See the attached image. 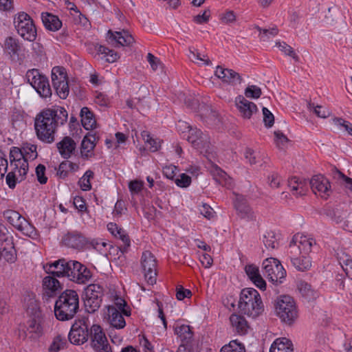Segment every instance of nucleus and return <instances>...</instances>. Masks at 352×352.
Wrapping results in <instances>:
<instances>
[{
	"label": "nucleus",
	"mask_w": 352,
	"mask_h": 352,
	"mask_svg": "<svg viewBox=\"0 0 352 352\" xmlns=\"http://www.w3.org/2000/svg\"><path fill=\"white\" fill-rule=\"evenodd\" d=\"M281 264L280 262L274 258H267L265 259L263 262V267L264 270L265 276H267L268 274H273L272 271L274 267L278 266V265Z\"/></svg>",
	"instance_id": "50"
},
{
	"label": "nucleus",
	"mask_w": 352,
	"mask_h": 352,
	"mask_svg": "<svg viewBox=\"0 0 352 352\" xmlns=\"http://www.w3.org/2000/svg\"><path fill=\"white\" fill-rule=\"evenodd\" d=\"M3 47L5 51L11 56L18 54L21 50V45L19 40L12 36H8L6 38Z\"/></svg>",
	"instance_id": "33"
},
{
	"label": "nucleus",
	"mask_w": 352,
	"mask_h": 352,
	"mask_svg": "<svg viewBox=\"0 0 352 352\" xmlns=\"http://www.w3.org/2000/svg\"><path fill=\"white\" fill-rule=\"evenodd\" d=\"M244 94L246 98L257 99L261 96L262 91L256 85H249L245 88Z\"/></svg>",
	"instance_id": "55"
},
{
	"label": "nucleus",
	"mask_w": 352,
	"mask_h": 352,
	"mask_svg": "<svg viewBox=\"0 0 352 352\" xmlns=\"http://www.w3.org/2000/svg\"><path fill=\"white\" fill-rule=\"evenodd\" d=\"M275 142L276 146L282 148L285 144L288 142V138L281 131H274Z\"/></svg>",
	"instance_id": "64"
},
{
	"label": "nucleus",
	"mask_w": 352,
	"mask_h": 352,
	"mask_svg": "<svg viewBox=\"0 0 352 352\" xmlns=\"http://www.w3.org/2000/svg\"><path fill=\"white\" fill-rule=\"evenodd\" d=\"M272 272L273 274L270 273L266 276L269 281L275 285L282 283L286 276V271L283 268V265L279 264L278 266L274 267Z\"/></svg>",
	"instance_id": "32"
},
{
	"label": "nucleus",
	"mask_w": 352,
	"mask_h": 352,
	"mask_svg": "<svg viewBox=\"0 0 352 352\" xmlns=\"http://www.w3.org/2000/svg\"><path fill=\"white\" fill-rule=\"evenodd\" d=\"M105 315L108 317V321L111 326L117 329H123L126 326L124 314L119 311L113 305L107 307Z\"/></svg>",
	"instance_id": "22"
},
{
	"label": "nucleus",
	"mask_w": 352,
	"mask_h": 352,
	"mask_svg": "<svg viewBox=\"0 0 352 352\" xmlns=\"http://www.w3.org/2000/svg\"><path fill=\"white\" fill-rule=\"evenodd\" d=\"M276 45L278 46L279 49L283 52L286 55L291 56L293 58L296 62L299 61V57L296 54L293 48L287 45L286 43H277Z\"/></svg>",
	"instance_id": "56"
},
{
	"label": "nucleus",
	"mask_w": 352,
	"mask_h": 352,
	"mask_svg": "<svg viewBox=\"0 0 352 352\" xmlns=\"http://www.w3.org/2000/svg\"><path fill=\"white\" fill-rule=\"evenodd\" d=\"M340 263L346 275L352 279V259L340 258Z\"/></svg>",
	"instance_id": "61"
},
{
	"label": "nucleus",
	"mask_w": 352,
	"mask_h": 352,
	"mask_svg": "<svg viewBox=\"0 0 352 352\" xmlns=\"http://www.w3.org/2000/svg\"><path fill=\"white\" fill-rule=\"evenodd\" d=\"M45 166L43 164H39L36 167V175L38 182L41 184H45L47 182V177L45 176Z\"/></svg>",
	"instance_id": "59"
},
{
	"label": "nucleus",
	"mask_w": 352,
	"mask_h": 352,
	"mask_svg": "<svg viewBox=\"0 0 352 352\" xmlns=\"http://www.w3.org/2000/svg\"><path fill=\"white\" fill-rule=\"evenodd\" d=\"M82 267V264L81 263L73 260L68 261L65 277H67L70 280L74 282L76 274Z\"/></svg>",
	"instance_id": "40"
},
{
	"label": "nucleus",
	"mask_w": 352,
	"mask_h": 352,
	"mask_svg": "<svg viewBox=\"0 0 352 352\" xmlns=\"http://www.w3.org/2000/svg\"><path fill=\"white\" fill-rule=\"evenodd\" d=\"M314 244H316L314 239L299 234H295L289 243V254L294 255V253L299 252L300 254H307L311 252Z\"/></svg>",
	"instance_id": "15"
},
{
	"label": "nucleus",
	"mask_w": 352,
	"mask_h": 352,
	"mask_svg": "<svg viewBox=\"0 0 352 352\" xmlns=\"http://www.w3.org/2000/svg\"><path fill=\"white\" fill-rule=\"evenodd\" d=\"M174 333L179 338L182 343L191 344L194 332L192 327L188 324H182L174 328Z\"/></svg>",
	"instance_id": "27"
},
{
	"label": "nucleus",
	"mask_w": 352,
	"mask_h": 352,
	"mask_svg": "<svg viewBox=\"0 0 352 352\" xmlns=\"http://www.w3.org/2000/svg\"><path fill=\"white\" fill-rule=\"evenodd\" d=\"M41 19L45 28L49 31L56 32L63 25L58 16L50 12H43Z\"/></svg>",
	"instance_id": "25"
},
{
	"label": "nucleus",
	"mask_w": 352,
	"mask_h": 352,
	"mask_svg": "<svg viewBox=\"0 0 352 352\" xmlns=\"http://www.w3.org/2000/svg\"><path fill=\"white\" fill-rule=\"evenodd\" d=\"M215 76L221 79L223 82L230 84H240L242 81V78L239 73L232 69L223 68L221 66L217 67Z\"/></svg>",
	"instance_id": "24"
},
{
	"label": "nucleus",
	"mask_w": 352,
	"mask_h": 352,
	"mask_svg": "<svg viewBox=\"0 0 352 352\" xmlns=\"http://www.w3.org/2000/svg\"><path fill=\"white\" fill-rule=\"evenodd\" d=\"M24 158L28 160H34L38 156L36 146L34 144H26L22 148Z\"/></svg>",
	"instance_id": "47"
},
{
	"label": "nucleus",
	"mask_w": 352,
	"mask_h": 352,
	"mask_svg": "<svg viewBox=\"0 0 352 352\" xmlns=\"http://www.w3.org/2000/svg\"><path fill=\"white\" fill-rule=\"evenodd\" d=\"M79 311V296L74 289H66L60 293L54 305V314L57 320L67 321L73 319Z\"/></svg>",
	"instance_id": "3"
},
{
	"label": "nucleus",
	"mask_w": 352,
	"mask_h": 352,
	"mask_svg": "<svg viewBox=\"0 0 352 352\" xmlns=\"http://www.w3.org/2000/svg\"><path fill=\"white\" fill-rule=\"evenodd\" d=\"M297 253L290 254L289 257L293 266L298 271L305 272L308 270L311 266V263L309 257L302 256L301 257H295Z\"/></svg>",
	"instance_id": "31"
},
{
	"label": "nucleus",
	"mask_w": 352,
	"mask_h": 352,
	"mask_svg": "<svg viewBox=\"0 0 352 352\" xmlns=\"http://www.w3.org/2000/svg\"><path fill=\"white\" fill-rule=\"evenodd\" d=\"M190 55L189 58L190 59L196 63H199V61L203 62V64L209 65L211 64V61L210 59L207 57L206 55H201L197 50L193 48L192 50L191 48L189 49Z\"/></svg>",
	"instance_id": "46"
},
{
	"label": "nucleus",
	"mask_w": 352,
	"mask_h": 352,
	"mask_svg": "<svg viewBox=\"0 0 352 352\" xmlns=\"http://www.w3.org/2000/svg\"><path fill=\"white\" fill-rule=\"evenodd\" d=\"M42 318L39 316L36 318L34 316L30 317V319L28 321V331L31 333L36 334V337H39L42 333L41 327Z\"/></svg>",
	"instance_id": "38"
},
{
	"label": "nucleus",
	"mask_w": 352,
	"mask_h": 352,
	"mask_svg": "<svg viewBox=\"0 0 352 352\" xmlns=\"http://www.w3.org/2000/svg\"><path fill=\"white\" fill-rule=\"evenodd\" d=\"M308 107L310 111L313 110L314 113L319 118H325L329 116V111L322 106H315L314 103L309 102Z\"/></svg>",
	"instance_id": "58"
},
{
	"label": "nucleus",
	"mask_w": 352,
	"mask_h": 352,
	"mask_svg": "<svg viewBox=\"0 0 352 352\" xmlns=\"http://www.w3.org/2000/svg\"><path fill=\"white\" fill-rule=\"evenodd\" d=\"M80 114L82 126L86 130H91L96 124L94 113L88 107H84L81 109Z\"/></svg>",
	"instance_id": "30"
},
{
	"label": "nucleus",
	"mask_w": 352,
	"mask_h": 352,
	"mask_svg": "<svg viewBox=\"0 0 352 352\" xmlns=\"http://www.w3.org/2000/svg\"><path fill=\"white\" fill-rule=\"evenodd\" d=\"M255 29L260 32V38L263 41H267L271 36H275L278 33V30L276 26L270 29H263L259 26L256 25Z\"/></svg>",
	"instance_id": "49"
},
{
	"label": "nucleus",
	"mask_w": 352,
	"mask_h": 352,
	"mask_svg": "<svg viewBox=\"0 0 352 352\" xmlns=\"http://www.w3.org/2000/svg\"><path fill=\"white\" fill-rule=\"evenodd\" d=\"M94 173L91 170H87L83 175V176L79 179L78 184L80 188L84 191L91 190V184L90 179L93 178Z\"/></svg>",
	"instance_id": "45"
},
{
	"label": "nucleus",
	"mask_w": 352,
	"mask_h": 352,
	"mask_svg": "<svg viewBox=\"0 0 352 352\" xmlns=\"http://www.w3.org/2000/svg\"><path fill=\"white\" fill-rule=\"evenodd\" d=\"M89 333L91 346L96 352H112L106 335L100 325L93 324Z\"/></svg>",
	"instance_id": "14"
},
{
	"label": "nucleus",
	"mask_w": 352,
	"mask_h": 352,
	"mask_svg": "<svg viewBox=\"0 0 352 352\" xmlns=\"http://www.w3.org/2000/svg\"><path fill=\"white\" fill-rule=\"evenodd\" d=\"M67 119L68 113L63 107L55 105L43 109L34 120L38 138L43 142L52 143L57 129L65 125Z\"/></svg>",
	"instance_id": "1"
},
{
	"label": "nucleus",
	"mask_w": 352,
	"mask_h": 352,
	"mask_svg": "<svg viewBox=\"0 0 352 352\" xmlns=\"http://www.w3.org/2000/svg\"><path fill=\"white\" fill-rule=\"evenodd\" d=\"M263 243L266 248L274 250L277 248L278 243L276 239L275 234L274 232H267L264 235Z\"/></svg>",
	"instance_id": "52"
},
{
	"label": "nucleus",
	"mask_w": 352,
	"mask_h": 352,
	"mask_svg": "<svg viewBox=\"0 0 352 352\" xmlns=\"http://www.w3.org/2000/svg\"><path fill=\"white\" fill-rule=\"evenodd\" d=\"M309 184L313 192L319 195L324 199H327L332 192L331 184L328 179L322 175H317L312 177Z\"/></svg>",
	"instance_id": "16"
},
{
	"label": "nucleus",
	"mask_w": 352,
	"mask_h": 352,
	"mask_svg": "<svg viewBox=\"0 0 352 352\" xmlns=\"http://www.w3.org/2000/svg\"><path fill=\"white\" fill-rule=\"evenodd\" d=\"M333 122L335 124L344 128L347 133L352 135V124L342 118H334Z\"/></svg>",
	"instance_id": "62"
},
{
	"label": "nucleus",
	"mask_w": 352,
	"mask_h": 352,
	"mask_svg": "<svg viewBox=\"0 0 352 352\" xmlns=\"http://www.w3.org/2000/svg\"><path fill=\"white\" fill-rule=\"evenodd\" d=\"M24 156L23 154V152L21 151V148H19L16 146H13L10 148V165L15 166L16 164L19 163L22 161V160H24Z\"/></svg>",
	"instance_id": "48"
},
{
	"label": "nucleus",
	"mask_w": 352,
	"mask_h": 352,
	"mask_svg": "<svg viewBox=\"0 0 352 352\" xmlns=\"http://www.w3.org/2000/svg\"><path fill=\"white\" fill-rule=\"evenodd\" d=\"M14 168L17 170L19 176L20 177V182L25 179V176L28 171V160L26 159L22 160L20 164H16Z\"/></svg>",
	"instance_id": "54"
},
{
	"label": "nucleus",
	"mask_w": 352,
	"mask_h": 352,
	"mask_svg": "<svg viewBox=\"0 0 352 352\" xmlns=\"http://www.w3.org/2000/svg\"><path fill=\"white\" fill-rule=\"evenodd\" d=\"M96 50L98 54L104 55V57H106V61L108 63H114L120 58L118 52L113 50H110L104 45L97 44L96 45Z\"/></svg>",
	"instance_id": "37"
},
{
	"label": "nucleus",
	"mask_w": 352,
	"mask_h": 352,
	"mask_svg": "<svg viewBox=\"0 0 352 352\" xmlns=\"http://www.w3.org/2000/svg\"><path fill=\"white\" fill-rule=\"evenodd\" d=\"M331 175L333 179L344 182L346 188L352 192V178L346 176L336 166L331 168Z\"/></svg>",
	"instance_id": "39"
},
{
	"label": "nucleus",
	"mask_w": 352,
	"mask_h": 352,
	"mask_svg": "<svg viewBox=\"0 0 352 352\" xmlns=\"http://www.w3.org/2000/svg\"><path fill=\"white\" fill-rule=\"evenodd\" d=\"M56 147L62 157L69 159L75 153L76 143L71 137L65 136L56 144Z\"/></svg>",
	"instance_id": "23"
},
{
	"label": "nucleus",
	"mask_w": 352,
	"mask_h": 352,
	"mask_svg": "<svg viewBox=\"0 0 352 352\" xmlns=\"http://www.w3.org/2000/svg\"><path fill=\"white\" fill-rule=\"evenodd\" d=\"M52 81L57 95L60 98L65 99L69 93L65 69L59 66L54 67L52 70Z\"/></svg>",
	"instance_id": "11"
},
{
	"label": "nucleus",
	"mask_w": 352,
	"mask_h": 352,
	"mask_svg": "<svg viewBox=\"0 0 352 352\" xmlns=\"http://www.w3.org/2000/svg\"><path fill=\"white\" fill-rule=\"evenodd\" d=\"M230 322L235 332L239 335L242 336L248 333L249 325L243 316L232 314L230 316Z\"/></svg>",
	"instance_id": "26"
},
{
	"label": "nucleus",
	"mask_w": 352,
	"mask_h": 352,
	"mask_svg": "<svg viewBox=\"0 0 352 352\" xmlns=\"http://www.w3.org/2000/svg\"><path fill=\"white\" fill-rule=\"evenodd\" d=\"M270 352H294L293 344L287 338H279L272 344Z\"/></svg>",
	"instance_id": "29"
},
{
	"label": "nucleus",
	"mask_w": 352,
	"mask_h": 352,
	"mask_svg": "<svg viewBox=\"0 0 352 352\" xmlns=\"http://www.w3.org/2000/svg\"><path fill=\"white\" fill-rule=\"evenodd\" d=\"M89 136H85L81 142L80 153L83 159L87 160L94 155L93 151L96 147V143H91Z\"/></svg>",
	"instance_id": "35"
},
{
	"label": "nucleus",
	"mask_w": 352,
	"mask_h": 352,
	"mask_svg": "<svg viewBox=\"0 0 352 352\" xmlns=\"http://www.w3.org/2000/svg\"><path fill=\"white\" fill-rule=\"evenodd\" d=\"M3 217L24 235L31 236L34 234V227L19 212L6 210L3 212Z\"/></svg>",
	"instance_id": "13"
},
{
	"label": "nucleus",
	"mask_w": 352,
	"mask_h": 352,
	"mask_svg": "<svg viewBox=\"0 0 352 352\" xmlns=\"http://www.w3.org/2000/svg\"><path fill=\"white\" fill-rule=\"evenodd\" d=\"M141 267L147 283L153 285L157 280V260L148 250L144 251L141 256Z\"/></svg>",
	"instance_id": "12"
},
{
	"label": "nucleus",
	"mask_w": 352,
	"mask_h": 352,
	"mask_svg": "<svg viewBox=\"0 0 352 352\" xmlns=\"http://www.w3.org/2000/svg\"><path fill=\"white\" fill-rule=\"evenodd\" d=\"M109 43L115 47L131 46L135 39L128 30H122L119 32L108 31Z\"/></svg>",
	"instance_id": "19"
},
{
	"label": "nucleus",
	"mask_w": 352,
	"mask_h": 352,
	"mask_svg": "<svg viewBox=\"0 0 352 352\" xmlns=\"http://www.w3.org/2000/svg\"><path fill=\"white\" fill-rule=\"evenodd\" d=\"M103 292L102 287L97 284H90L87 287L84 303L88 313L93 314L100 307L104 295Z\"/></svg>",
	"instance_id": "10"
},
{
	"label": "nucleus",
	"mask_w": 352,
	"mask_h": 352,
	"mask_svg": "<svg viewBox=\"0 0 352 352\" xmlns=\"http://www.w3.org/2000/svg\"><path fill=\"white\" fill-rule=\"evenodd\" d=\"M25 77L28 82L43 98H50L52 91L48 78L41 74L38 69H32L27 72Z\"/></svg>",
	"instance_id": "8"
},
{
	"label": "nucleus",
	"mask_w": 352,
	"mask_h": 352,
	"mask_svg": "<svg viewBox=\"0 0 352 352\" xmlns=\"http://www.w3.org/2000/svg\"><path fill=\"white\" fill-rule=\"evenodd\" d=\"M3 257L7 262L13 263L16 261V251L12 239L6 234H0V258Z\"/></svg>",
	"instance_id": "18"
},
{
	"label": "nucleus",
	"mask_w": 352,
	"mask_h": 352,
	"mask_svg": "<svg viewBox=\"0 0 352 352\" xmlns=\"http://www.w3.org/2000/svg\"><path fill=\"white\" fill-rule=\"evenodd\" d=\"M244 156L248 160L250 165H254L261 162L259 153L250 148H246Z\"/></svg>",
	"instance_id": "53"
},
{
	"label": "nucleus",
	"mask_w": 352,
	"mask_h": 352,
	"mask_svg": "<svg viewBox=\"0 0 352 352\" xmlns=\"http://www.w3.org/2000/svg\"><path fill=\"white\" fill-rule=\"evenodd\" d=\"M199 210L200 213L209 220L212 219L215 214L214 210L207 204H203Z\"/></svg>",
	"instance_id": "63"
},
{
	"label": "nucleus",
	"mask_w": 352,
	"mask_h": 352,
	"mask_svg": "<svg viewBox=\"0 0 352 352\" xmlns=\"http://www.w3.org/2000/svg\"><path fill=\"white\" fill-rule=\"evenodd\" d=\"M191 182V177L186 173H182L178 177L175 179V183L180 188L188 187L190 185Z\"/></svg>",
	"instance_id": "57"
},
{
	"label": "nucleus",
	"mask_w": 352,
	"mask_h": 352,
	"mask_svg": "<svg viewBox=\"0 0 352 352\" xmlns=\"http://www.w3.org/2000/svg\"><path fill=\"white\" fill-rule=\"evenodd\" d=\"M14 25L17 33L28 41H34L37 36L33 19L26 12H21L14 16Z\"/></svg>",
	"instance_id": "6"
},
{
	"label": "nucleus",
	"mask_w": 352,
	"mask_h": 352,
	"mask_svg": "<svg viewBox=\"0 0 352 352\" xmlns=\"http://www.w3.org/2000/svg\"><path fill=\"white\" fill-rule=\"evenodd\" d=\"M88 322L89 320L86 317L75 320L68 334V340L72 344L80 345L89 340L90 329Z\"/></svg>",
	"instance_id": "9"
},
{
	"label": "nucleus",
	"mask_w": 352,
	"mask_h": 352,
	"mask_svg": "<svg viewBox=\"0 0 352 352\" xmlns=\"http://www.w3.org/2000/svg\"><path fill=\"white\" fill-rule=\"evenodd\" d=\"M107 229L114 237L122 241L123 244L119 246V249L122 254L126 253L131 246V239L126 232L113 222L107 224Z\"/></svg>",
	"instance_id": "20"
},
{
	"label": "nucleus",
	"mask_w": 352,
	"mask_h": 352,
	"mask_svg": "<svg viewBox=\"0 0 352 352\" xmlns=\"http://www.w3.org/2000/svg\"><path fill=\"white\" fill-rule=\"evenodd\" d=\"M234 207L236 210L237 215L241 219L247 221H256V215L250 206L248 201L245 196L239 194H234Z\"/></svg>",
	"instance_id": "17"
},
{
	"label": "nucleus",
	"mask_w": 352,
	"mask_h": 352,
	"mask_svg": "<svg viewBox=\"0 0 352 352\" xmlns=\"http://www.w3.org/2000/svg\"><path fill=\"white\" fill-rule=\"evenodd\" d=\"M212 174L214 180L222 186H227L230 184V179L228 176L227 173L221 168L216 166L212 170Z\"/></svg>",
	"instance_id": "42"
},
{
	"label": "nucleus",
	"mask_w": 352,
	"mask_h": 352,
	"mask_svg": "<svg viewBox=\"0 0 352 352\" xmlns=\"http://www.w3.org/2000/svg\"><path fill=\"white\" fill-rule=\"evenodd\" d=\"M288 186L296 196H302L306 194V188L297 177H292L288 180Z\"/></svg>",
	"instance_id": "36"
},
{
	"label": "nucleus",
	"mask_w": 352,
	"mask_h": 352,
	"mask_svg": "<svg viewBox=\"0 0 352 352\" xmlns=\"http://www.w3.org/2000/svg\"><path fill=\"white\" fill-rule=\"evenodd\" d=\"M220 352H246V350L243 344L235 340L222 346Z\"/></svg>",
	"instance_id": "44"
},
{
	"label": "nucleus",
	"mask_w": 352,
	"mask_h": 352,
	"mask_svg": "<svg viewBox=\"0 0 352 352\" xmlns=\"http://www.w3.org/2000/svg\"><path fill=\"white\" fill-rule=\"evenodd\" d=\"M91 276V271L85 265H82V269H80L76 274L74 282L78 284H86L90 280Z\"/></svg>",
	"instance_id": "41"
},
{
	"label": "nucleus",
	"mask_w": 352,
	"mask_h": 352,
	"mask_svg": "<svg viewBox=\"0 0 352 352\" xmlns=\"http://www.w3.org/2000/svg\"><path fill=\"white\" fill-rule=\"evenodd\" d=\"M61 242L64 246L78 251L90 247L97 250L100 245L95 240L89 241L82 233L77 230L68 231L63 236Z\"/></svg>",
	"instance_id": "7"
},
{
	"label": "nucleus",
	"mask_w": 352,
	"mask_h": 352,
	"mask_svg": "<svg viewBox=\"0 0 352 352\" xmlns=\"http://www.w3.org/2000/svg\"><path fill=\"white\" fill-rule=\"evenodd\" d=\"M68 261L60 258L52 263H47L43 266L44 270L49 274L43 280V288L49 297H53L63 289L62 285L56 278L65 277Z\"/></svg>",
	"instance_id": "2"
},
{
	"label": "nucleus",
	"mask_w": 352,
	"mask_h": 352,
	"mask_svg": "<svg viewBox=\"0 0 352 352\" xmlns=\"http://www.w3.org/2000/svg\"><path fill=\"white\" fill-rule=\"evenodd\" d=\"M236 107L240 113V116L244 119H250L253 113L258 111L256 105L244 96H239L235 99Z\"/></svg>",
	"instance_id": "21"
},
{
	"label": "nucleus",
	"mask_w": 352,
	"mask_h": 352,
	"mask_svg": "<svg viewBox=\"0 0 352 352\" xmlns=\"http://www.w3.org/2000/svg\"><path fill=\"white\" fill-rule=\"evenodd\" d=\"M24 303L26 308V311L30 317L34 316L38 318L41 316L39 303L33 294L28 295V296L25 297Z\"/></svg>",
	"instance_id": "28"
},
{
	"label": "nucleus",
	"mask_w": 352,
	"mask_h": 352,
	"mask_svg": "<svg viewBox=\"0 0 352 352\" xmlns=\"http://www.w3.org/2000/svg\"><path fill=\"white\" fill-rule=\"evenodd\" d=\"M240 311L249 317L256 318L264 311V305L258 291L254 288H244L239 301Z\"/></svg>",
	"instance_id": "4"
},
{
	"label": "nucleus",
	"mask_w": 352,
	"mask_h": 352,
	"mask_svg": "<svg viewBox=\"0 0 352 352\" xmlns=\"http://www.w3.org/2000/svg\"><path fill=\"white\" fill-rule=\"evenodd\" d=\"M114 307L126 316H130L131 310L126 302L122 298H116Z\"/></svg>",
	"instance_id": "51"
},
{
	"label": "nucleus",
	"mask_w": 352,
	"mask_h": 352,
	"mask_svg": "<svg viewBox=\"0 0 352 352\" xmlns=\"http://www.w3.org/2000/svg\"><path fill=\"white\" fill-rule=\"evenodd\" d=\"M187 140L192 144V146L202 152L203 150L207 151L209 148V140L206 135L203 133L196 140L193 139V137H188Z\"/></svg>",
	"instance_id": "34"
},
{
	"label": "nucleus",
	"mask_w": 352,
	"mask_h": 352,
	"mask_svg": "<svg viewBox=\"0 0 352 352\" xmlns=\"http://www.w3.org/2000/svg\"><path fill=\"white\" fill-rule=\"evenodd\" d=\"M263 122L266 127H272L274 123V116L266 107L263 108Z\"/></svg>",
	"instance_id": "60"
},
{
	"label": "nucleus",
	"mask_w": 352,
	"mask_h": 352,
	"mask_svg": "<svg viewBox=\"0 0 352 352\" xmlns=\"http://www.w3.org/2000/svg\"><path fill=\"white\" fill-rule=\"evenodd\" d=\"M276 315L282 322L291 325L298 317V311L296 302L292 297L288 295L281 296L275 303Z\"/></svg>",
	"instance_id": "5"
},
{
	"label": "nucleus",
	"mask_w": 352,
	"mask_h": 352,
	"mask_svg": "<svg viewBox=\"0 0 352 352\" xmlns=\"http://www.w3.org/2000/svg\"><path fill=\"white\" fill-rule=\"evenodd\" d=\"M67 347V342L65 338L60 335L56 336L49 347L50 352H58L61 349Z\"/></svg>",
	"instance_id": "43"
}]
</instances>
